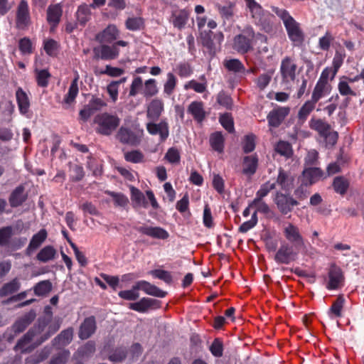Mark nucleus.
<instances>
[{"label": "nucleus", "instance_id": "obj_62", "mask_svg": "<svg viewBox=\"0 0 364 364\" xmlns=\"http://www.w3.org/2000/svg\"><path fill=\"white\" fill-rule=\"evenodd\" d=\"M336 74L337 72H335L332 68L326 67L323 70L318 80L324 83H330V81L334 79Z\"/></svg>", "mask_w": 364, "mask_h": 364}, {"label": "nucleus", "instance_id": "obj_14", "mask_svg": "<svg viewBox=\"0 0 364 364\" xmlns=\"http://www.w3.org/2000/svg\"><path fill=\"white\" fill-rule=\"evenodd\" d=\"M275 203L280 212L284 215L291 212L293 207L298 205L296 200L282 193L277 194Z\"/></svg>", "mask_w": 364, "mask_h": 364}, {"label": "nucleus", "instance_id": "obj_19", "mask_svg": "<svg viewBox=\"0 0 364 364\" xmlns=\"http://www.w3.org/2000/svg\"><path fill=\"white\" fill-rule=\"evenodd\" d=\"M323 172L318 168H306L303 171L302 183L305 186L311 185L321 180Z\"/></svg>", "mask_w": 364, "mask_h": 364}, {"label": "nucleus", "instance_id": "obj_11", "mask_svg": "<svg viewBox=\"0 0 364 364\" xmlns=\"http://www.w3.org/2000/svg\"><path fill=\"white\" fill-rule=\"evenodd\" d=\"M289 112L290 108L288 107H279L274 109L267 115L269 125L273 127H279Z\"/></svg>", "mask_w": 364, "mask_h": 364}, {"label": "nucleus", "instance_id": "obj_34", "mask_svg": "<svg viewBox=\"0 0 364 364\" xmlns=\"http://www.w3.org/2000/svg\"><path fill=\"white\" fill-rule=\"evenodd\" d=\"M317 102L314 101L312 98L310 100L306 101L302 107L300 108L298 117L300 120H306L311 112L316 107Z\"/></svg>", "mask_w": 364, "mask_h": 364}, {"label": "nucleus", "instance_id": "obj_63", "mask_svg": "<svg viewBox=\"0 0 364 364\" xmlns=\"http://www.w3.org/2000/svg\"><path fill=\"white\" fill-rule=\"evenodd\" d=\"M175 71L181 77H187L192 73L191 65L187 63H181L175 68Z\"/></svg>", "mask_w": 364, "mask_h": 364}, {"label": "nucleus", "instance_id": "obj_57", "mask_svg": "<svg viewBox=\"0 0 364 364\" xmlns=\"http://www.w3.org/2000/svg\"><path fill=\"white\" fill-rule=\"evenodd\" d=\"M150 274L155 278L163 280L167 284H170L172 282L171 274L166 270L163 269H154L150 272Z\"/></svg>", "mask_w": 364, "mask_h": 364}, {"label": "nucleus", "instance_id": "obj_46", "mask_svg": "<svg viewBox=\"0 0 364 364\" xmlns=\"http://www.w3.org/2000/svg\"><path fill=\"white\" fill-rule=\"evenodd\" d=\"M275 151L286 158H289L293 154L290 144L284 141H280L277 144Z\"/></svg>", "mask_w": 364, "mask_h": 364}, {"label": "nucleus", "instance_id": "obj_39", "mask_svg": "<svg viewBox=\"0 0 364 364\" xmlns=\"http://www.w3.org/2000/svg\"><path fill=\"white\" fill-rule=\"evenodd\" d=\"M43 49L47 55L51 57L56 56L59 49L58 43L53 39H45L43 41Z\"/></svg>", "mask_w": 364, "mask_h": 364}, {"label": "nucleus", "instance_id": "obj_38", "mask_svg": "<svg viewBox=\"0 0 364 364\" xmlns=\"http://www.w3.org/2000/svg\"><path fill=\"white\" fill-rule=\"evenodd\" d=\"M20 288V282L14 279L9 283L5 284L0 289V296H6L17 291Z\"/></svg>", "mask_w": 364, "mask_h": 364}, {"label": "nucleus", "instance_id": "obj_27", "mask_svg": "<svg viewBox=\"0 0 364 364\" xmlns=\"http://www.w3.org/2000/svg\"><path fill=\"white\" fill-rule=\"evenodd\" d=\"M16 97L20 112L23 114H26L30 107V100L28 95L19 87L16 90Z\"/></svg>", "mask_w": 364, "mask_h": 364}, {"label": "nucleus", "instance_id": "obj_45", "mask_svg": "<svg viewBox=\"0 0 364 364\" xmlns=\"http://www.w3.org/2000/svg\"><path fill=\"white\" fill-rule=\"evenodd\" d=\"M139 291L136 283L131 289L120 291L118 295L124 300L134 301L139 297Z\"/></svg>", "mask_w": 364, "mask_h": 364}, {"label": "nucleus", "instance_id": "obj_2", "mask_svg": "<svg viewBox=\"0 0 364 364\" xmlns=\"http://www.w3.org/2000/svg\"><path fill=\"white\" fill-rule=\"evenodd\" d=\"M273 11L282 20L287 29L289 38L296 44L302 42L304 36L299 24L285 9L273 8Z\"/></svg>", "mask_w": 364, "mask_h": 364}, {"label": "nucleus", "instance_id": "obj_52", "mask_svg": "<svg viewBox=\"0 0 364 364\" xmlns=\"http://www.w3.org/2000/svg\"><path fill=\"white\" fill-rule=\"evenodd\" d=\"M187 19L188 13L185 10H182L173 14V23L175 27L181 28L186 24Z\"/></svg>", "mask_w": 364, "mask_h": 364}, {"label": "nucleus", "instance_id": "obj_41", "mask_svg": "<svg viewBox=\"0 0 364 364\" xmlns=\"http://www.w3.org/2000/svg\"><path fill=\"white\" fill-rule=\"evenodd\" d=\"M210 142L212 148L218 151L222 152L224 148V139L221 133L215 132L210 136Z\"/></svg>", "mask_w": 364, "mask_h": 364}, {"label": "nucleus", "instance_id": "obj_6", "mask_svg": "<svg viewBox=\"0 0 364 364\" xmlns=\"http://www.w3.org/2000/svg\"><path fill=\"white\" fill-rule=\"evenodd\" d=\"M296 70L297 66L292 59L288 57L284 58L280 65L282 82L285 84L294 82L296 76Z\"/></svg>", "mask_w": 364, "mask_h": 364}, {"label": "nucleus", "instance_id": "obj_21", "mask_svg": "<svg viewBox=\"0 0 364 364\" xmlns=\"http://www.w3.org/2000/svg\"><path fill=\"white\" fill-rule=\"evenodd\" d=\"M96 330V322L93 316L86 318L81 324L79 330V337L81 339L90 338Z\"/></svg>", "mask_w": 364, "mask_h": 364}, {"label": "nucleus", "instance_id": "obj_24", "mask_svg": "<svg viewBox=\"0 0 364 364\" xmlns=\"http://www.w3.org/2000/svg\"><path fill=\"white\" fill-rule=\"evenodd\" d=\"M258 165V159L256 156H247L243 159L242 173L247 176H252L257 171Z\"/></svg>", "mask_w": 364, "mask_h": 364}, {"label": "nucleus", "instance_id": "obj_54", "mask_svg": "<svg viewBox=\"0 0 364 364\" xmlns=\"http://www.w3.org/2000/svg\"><path fill=\"white\" fill-rule=\"evenodd\" d=\"M144 21L140 17H131L126 21V28L130 31L139 30L143 27Z\"/></svg>", "mask_w": 364, "mask_h": 364}, {"label": "nucleus", "instance_id": "obj_12", "mask_svg": "<svg viewBox=\"0 0 364 364\" xmlns=\"http://www.w3.org/2000/svg\"><path fill=\"white\" fill-rule=\"evenodd\" d=\"M29 23L30 14L28 5L25 0H21L16 11V26L18 28L23 29L28 26Z\"/></svg>", "mask_w": 364, "mask_h": 364}, {"label": "nucleus", "instance_id": "obj_33", "mask_svg": "<svg viewBox=\"0 0 364 364\" xmlns=\"http://www.w3.org/2000/svg\"><path fill=\"white\" fill-rule=\"evenodd\" d=\"M294 179L286 173L283 170L280 169L277 178V183L281 188L287 191L292 188Z\"/></svg>", "mask_w": 364, "mask_h": 364}, {"label": "nucleus", "instance_id": "obj_49", "mask_svg": "<svg viewBox=\"0 0 364 364\" xmlns=\"http://www.w3.org/2000/svg\"><path fill=\"white\" fill-rule=\"evenodd\" d=\"M225 67L230 71L240 73L245 71V67L237 59L228 60L224 62Z\"/></svg>", "mask_w": 364, "mask_h": 364}, {"label": "nucleus", "instance_id": "obj_40", "mask_svg": "<svg viewBox=\"0 0 364 364\" xmlns=\"http://www.w3.org/2000/svg\"><path fill=\"white\" fill-rule=\"evenodd\" d=\"M202 80L203 82H198L195 80H190L186 83L184 88L185 90L192 89L198 93H203L207 89V83L204 76L202 77Z\"/></svg>", "mask_w": 364, "mask_h": 364}, {"label": "nucleus", "instance_id": "obj_42", "mask_svg": "<svg viewBox=\"0 0 364 364\" xmlns=\"http://www.w3.org/2000/svg\"><path fill=\"white\" fill-rule=\"evenodd\" d=\"M309 126L322 136L326 135L329 129L328 125L321 119H311L309 122Z\"/></svg>", "mask_w": 364, "mask_h": 364}, {"label": "nucleus", "instance_id": "obj_3", "mask_svg": "<svg viewBox=\"0 0 364 364\" xmlns=\"http://www.w3.org/2000/svg\"><path fill=\"white\" fill-rule=\"evenodd\" d=\"M119 122L117 116L108 113L99 114L94 119L96 132L103 135H109L119 126Z\"/></svg>", "mask_w": 364, "mask_h": 364}, {"label": "nucleus", "instance_id": "obj_25", "mask_svg": "<svg viewBox=\"0 0 364 364\" xmlns=\"http://www.w3.org/2000/svg\"><path fill=\"white\" fill-rule=\"evenodd\" d=\"M48 234L45 229H41L36 234H35L26 249V254L31 255V252L39 247L41 244L46 240L47 238Z\"/></svg>", "mask_w": 364, "mask_h": 364}, {"label": "nucleus", "instance_id": "obj_23", "mask_svg": "<svg viewBox=\"0 0 364 364\" xmlns=\"http://www.w3.org/2000/svg\"><path fill=\"white\" fill-rule=\"evenodd\" d=\"M332 87L330 83H324L318 80L312 92L311 98L318 102L320 99L328 95Z\"/></svg>", "mask_w": 364, "mask_h": 364}, {"label": "nucleus", "instance_id": "obj_53", "mask_svg": "<svg viewBox=\"0 0 364 364\" xmlns=\"http://www.w3.org/2000/svg\"><path fill=\"white\" fill-rule=\"evenodd\" d=\"M164 159L170 164H178L181 159L178 149L175 147L168 149Z\"/></svg>", "mask_w": 364, "mask_h": 364}, {"label": "nucleus", "instance_id": "obj_4", "mask_svg": "<svg viewBox=\"0 0 364 364\" xmlns=\"http://www.w3.org/2000/svg\"><path fill=\"white\" fill-rule=\"evenodd\" d=\"M282 234L285 239L295 247L304 244V238L299 228L292 223L286 222L283 223Z\"/></svg>", "mask_w": 364, "mask_h": 364}, {"label": "nucleus", "instance_id": "obj_18", "mask_svg": "<svg viewBox=\"0 0 364 364\" xmlns=\"http://www.w3.org/2000/svg\"><path fill=\"white\" fill-rule=\"evenodd\" d=\"M163 112L164 102L160 99H154L147 105L146 116L151 121L157 120Z\"/></svg>", "mask_w": 364, "mask_h": 364}, {"label": "nucleus", "instance_id": "obj_31", "mask_svg": "<svg viewBox=\"0 0 364 364\" xmlns=\"http://www.w3.org/2000/svg\"><path fill=\"white\" fill-rule=\"evenodd\" d=\"M56 250L53 246L47 245L40 250L36 258L41 262H47L55 258Z\"/></svg>", "mask_w": 364, "mask_h": 364}, {"label": "nucleus", "instance_id": "obj_55", "mask_svg": "<svg viewBox=\"0 0 364 364\" xmlns=\"http://www.w3.org/2000/svg\"><path fill=\"white\" fill-rule=\"evenodd\" d=\"M50 354V350L47 348H45L41 352L29 357L26 360L27 364H37L43 360H44Z\"/></svg>", "mask_w": 364, "mask_h": 364}, {"label": "nucleus", "instance_id": "obj_44", "mask_svg": "<svg viewBox=\"0 0 364 364\" xmlns=\"http://www.w3.org/2000/svg\"><path fill=\"white\" fill-rule=\"evenodd\" d=\"M349 186V183L346 178L342 176L336 177L333 183L335 191L341 195L346 193Z\"/></svg>", "mask_w": 364, "mask_h": 364}, {"label": "nucleus", "instance_id": "obj_47", "mask_svg": "<svg viewBox=\"0 0 364 364\" xmlns=\"http://www.w3.org/2000/svg\"><path fill=\"white\" fill-rule=\"evenodd\" d=\"M177 85V78L172 73L167 74V79L164 85V92L168 95H171Z\"/></svg>", "mask_w": 364, "mask_h": 364}, {"label": "nucleus", "instance_id": "obj_32", "mask_svg": "<svg viewBox=\"0 0 364 364\" xmlns=\"http://www.w3.org/2000/svg\"><path fill=\"white\" fill-rule=\"evenodd\" d=\"M35 314L32 312L25 315L18 319L13 326V330L15 333L22 332L33 320Z\"/></svg>", "mask_w": 364, "mask_h": 364}, {"label": "nucleus", "instance_id": "obj_60", "mask_svg": "<svg viewBox=\"0 0 364 364\" xmlns=\"http://www.w3.org/2000/svg\"><path fill=\"white\" fill-rule=\"evenodd\" d=\"M124 70L119 68L107 65L104 70L98 71L97 73L100 75H107L110 77H119L124 74Z\"/></svg>", "mask_w": 364, "mask_h": 364}, {"label": "nucleus", "instance_id": "obj_10", "mask_svg": "<svg viewBox=\"0 0 364 364\" xmlns=\"http://www.w3.org/2000/svg\"><path fill=\"white\" fill-rule=\"evenodd\" d=\"M294 247V245L289 244L281 245L275 255V261L282 264H289L291 261H293L297 255Z\"/></svg>", "mask_w": 364, "mask_h": 364}, {"label": "nucleus", "instance_id": "obj_36", "mask_svg": "<svg viewBox=\"0 0 364 364\" xmlns=\"http://www.w3.org/2000/svg\"><path fill=\"white\" fill-rule=\"evenodd\" d=\"M73 336V328H68L55 338V345L57 346H64L70 343V342L72 341Z\"/></svg>", "mask_w": 364, "mask_h": 364}, {"label": "nucleus", "instance_id": "obj_30", "mask_svg": "<svg viewBox=\"0 0 364 364\" xmlns=\"http://www.w3.org/2000/svg\"><path fill=\"white\" fill-rule=\"evenodd\" d=\"M78 80H79V75L77 73L75 78L73 79V80L71 82V85L68 90V92L64 98V102L65 104L70 105L71 103H73L75 101L77 95H78V92H79L78 84H77Z\"/></svg>", "mask_w": 364, "mask_h": 364}, {"label": "nucleus", "instance_id": "obj_64", "mask_svg": "<svg viewBox=\"0 0 364 364\" xmlns=\"http://www.w3.org/2000/svg\"><path fill=\"white\" fill-rule=\"evenodd\" d=\"M273 71L262 74L256 80V84L260 90H264L270 82Z\"/></svg>", "mask_w": 364, "mask_h": 364}, {"label": "nucleus", "instance_id": "obj_59", "mask_svg": "<svg viewBox=\"0 0 364 364\" xmlns=\"http://www.w3.org/2000/svg\"><path fill=\"white\" fill-rule=\"evenodd\" d=\"M258 222L257 211H255L252 215L251 219L248 221L244 222L239 228L240 232L245 233L253 228Z\"/></svg>", "mask_w": 364, "mask_h": 364}, {"label": "nucleus", "instance_id": "obj_37", "mask_svg": "<svg viewBox=\"0 0 364 364\" xmlns=\"http://www.w3.org/2000/svg\"><path fill=\"white\" fill-rule=\"evenodd\" d=\"M158 93L156 82L154 79H149L145 81L141 94L145 97H152Z\"/></svg>", "mask_w": 364, "mask_h": 364}, {"label": "nucleus", "instance_id": "obj_61", "mask_svg": "<svg viewBox=\"0 0 364 364\" xmlns=\"http://www.w3.org/2000/svg\"><path fill=\"white\" fill-rule=\"evenodd\" d=\"M255 148V136L249 134L245 136L242 141V149L245 153L252 151Z\"/></svg>", "mask_w": 364, "mask_h": 364}, {"label": "nucleus", "instance_id": "obj_58", "mask_svg": "<svg viewBox=\"0 0 364 364\" xmlns=\"http://www.w3.org/2000/svg\"><path fill=\"white\" fill-rule=\"evenodd\" d=\"M203 223L204 226L208 228H212L214 226V221L211 213V209L208 204H205L204 206Z\"/></svg>", "mask_w": 364, "mask_h": 364}, {"label": "nucleus", "instance_id": "obj_13", "mask_svg": "<svg viewBox=\"0 0 364 364\" xmlns=\"http://www.w3.org/2000/svg\"><path fill=\"white\" fill-rule=\"evenodd\" d=\"M95 55L102 60H113L118 57L119 50L117 45H102L94 48Z\"/></svg>", "mask_w": 364, "mask_h": 364}, {"label": "nucleus", "instance_id": "obj_5", "mask_svg": "<svg viewBox=\"0 0 364 364\" xmlns=\"http://www.w3.org/2000/svg\"><path fill=\"white\" fill-rule=\"evenodd\" d=\"M245 1L255 23L257 25H261L266 32H269V25H264V21L267 19L268 14L264 13L262 6L255 0Z\"/></svg>", "mask_w": 364, "mask_h": 364}, {"label": "nucleus", "instance_id": "obj_26", "mask_svg": "<svg viewBox=\"0 0 364 364\" xmlns=\"http://www.w3.org/2000/svg\"><path fill=\"white\" fill-rule=\"evenodd\" d=\"M346 303V299L343 295H339L333 302L331 308L328 311L330 318H340L342 316V311Z\"/></svg>", "mask_w": 364, "mask_h": 364}, {"label": "nucleus", "instance_id": "obj_51", "mask_svg": "<svg viewBox=\"0 0 364 364\" xmlns=\"http://www.w3.org/2000/svg\"><path fill=\"white\" fill-rule=\"evenodd\" d=\"M36 81L38 85L45 87L48 84V80L50 74L47 70H36Z\"/></svg>", "mask_w": 364, "mask_h": 364}, {"label": "nucleus", "instance_id": "obj_7", "mask_svg": "<svg viewBox=\"0 0 364 364\" xmlns=\"http://www.w3.org/2000/svg\"><path fill=\"white\" fill-rule=\"evenodd\" d=\"M254 38L255 33L252 29H247L242 34L235 38L233 48L239 53H247L252 48V41Z\"/></svg>", "mask_w": 364, "mask_h": 364}, {"label": "nucleus", "instance_id": "obj_29", "mask_svg": "<svg viewBox=\"0 0 364 364\" xmlns=\"http://www.w3.org/2000/svg\"><path fill=\"white\" fill-rule=\"evenodd\" d=\"M188 111L192 114L193 118L200 122L205 117V111L203 104L201 102L195 101L190 104Z\"/></svg>", "mask_w": 364, "mask_h": 364}, {"label": "nucleus", "instance_id": "obj_17", "mask_svg": "<svg viewBox=\"0 0 364 364\" xmlns=\"http://www.w3.org/2000/svg\"><path fill=\"white\" fill-rule=\"evenodd\" d=\"M343 277L340 268L331 267L328 272V289H336L343 285Z\"/></svg>", "mask_w": 364, "mask_h": 364}, {"label": "nucleus", "instance_id": "obj_16", "mask_svg": "<svg viewBox=\"0 0 364 364\" xmlns=\"http://www.w3.org/2000/svg\"><path fill=\"white\" fill-rule=\"evenodd\" d=\"M158 301L151 298L144 297L137 302L129 303V309L139 313H144L150 309L158 307Z\"/></svg>", "mask_w": 364, "mask_h": 364}, {"label": "nucleus", "instance_id": "obj_20", "mask_svg": "<svg viewBox=\"0 0 364 364\" xmlns=\"http://www.w3.org/2000/svg\"><path fill=\"white\" fill-rule=\"evenodd\" d=\"M119 34V31L117 26L110 24L96 36V39L100 43H112L118 38Z\"/></svg>", "mask_w": 364, "mask_h": 364}, {"label": "nucleus", "instance_id": "obj_50", "mask_svg": "<svg viewBox=\"0 0 364 364\" xmlns=\"http://www.w3.org/2000/svg\"><path fill=\"white\" fill-rule=\"evenodd\" d=\"M347 77H343L341 78L338 85V89L341 95H352L355 96V92L350 88L349 86L348 82L346 80Z\"/></svg>", "mask_w": 364, "mask_h": 364}, {"label": "nucleus", "instance_id": "obj_43", "mask_svg": "<svg viewBox=\"0 0 364 364\" xmlns=\"http://www.w3.org/2000/svg\"><path fill=\"white\" fill-rule=\"evenodd\" d=\"M52 289V284L48 280L41 281L37 283L34 287L33 291L37 296H44L49 293Z\"/></svg>", "mask_w": 364, "mask_h": 364}, {"label": "nucleus", "instance_id": "obj_28", "mask_svg": "<svg viewBox=\"0 0 364 364\" xmlns=\"http://www.w3.org/2000/svg\"><path fill=\"white\" fill-rule=\"evenodd\" d=\"M63 9L60 4L50 5L47 11V20L50 23L55 26L58 23L62 16Z\"/></svg>", "mask_w": 364, "mask_h": 364}, {"label": "nucleus", "instance_id": "obj_15", "mask_svg": "<svg viewBox=\"0 0 364 364\" xmlns=\"http://www.w3.org/2000/svg\"><path fill=\"white\" fill-rule=\"evenodd\" d=\"M137 230L141 234L155 239L166 240L169 237V233L161 227L142 225L139 227Z\"/></svg>", "mask_w": 364, "mask_h": 364}, {"label": "nucleus", "instance_id": "obj_22", "mask_svg": "<svg viewBox=\"0 0 364 364\" xmlns=\"http://www.w3.org/2000/svg\"><path fill=\"white\" fill-rule=\"evenodd\" d=\"M136 287L139 290L144 291L146 294L160 298L166 296V293L157 287L150 284L146 281H139L136 282Z\"/></svg>", "mask_w": 364, "mask_h": 364}, {"label": "nucleus", "instance_id": "obj_1", "mask_svg": "<svg viewBox=\"0 0 364 364\" xmlns=\"http://www.w3.org/2000/svg\"><path fill=\"white\" fill-rule=\"evenodd\" d=\"M60 327L58 323L50 324L48 327V331H46V324L45 321L39 322L38 326L34 327L32 330H30L25 336L21 339L15 348L16 350L21 352H27L36 346L40 345L45 340L48 339L51 334L56 332Z\"/></svg>", "mask_w": 364, "mask_h": 364}, {"label": "nucleus", "instance_id": "obj_8", "mask_svg": "<svg viewBox=\"0 0 364 364\" xmlns=\"http://www.w3.org/2000/svg\"><path fill=\"white\" fill-rule=\"evenodd\" d=\"M143 134V129H139L136 130V132L133 133L126 128L121 127L117 133V137L124 144L136 145L140 142Z\"/></svg>", "mask_w": 364, "mask_h": 364}, {"label": "nucleus", "instance_id": "obj_9", "mask_svg": "<svg viewBox=\"0 0 364 364\" xmlns=\"http://www.w3.org/2000/svg\"><path fill=\"white\" fill-rule=\"evenodd\" d=\"M146 129L151 135H159L160 141H166L169 135L168 124L166 120H161L159 123L148 122Z\"/></svg>", "mask_w": 364, "mask_h": 364}, {"label": "nucleus", "instance_id": "obj_56", "mask_svg": "<svg viewBox=\"0 0 364 364\" xmlns=\"http://www.w3.org/2000/svg\"><path fill=\"white\" fill-rule=\"evenodd\" d=\"M143 82L141 77H136L133 79L130 90H129V95L130 96H136L139 93H141L143 90Z\"/></svg>", "mask_w": 364, "mask_h": 364}, {"label": "nucleus", "instance_id": "obj_35", "mask_svg": "<svg viewBox=\"0 0 364 364\" xmlns=\"http://www.w3.org/2000/svg\"><path fill=\"white\" fill-rule=\"evenodd\" d=\"M22 186L17 187L11 193L9 202L12 207L20 205L26 199Z\"/></svg>", "mask_w": 364, "mask_h": 364}, {"label": "nucleus", "instance_id": "obj_48", "mask_svg": "<svg viewBox=\"0 0 364 364\" xmlns=\"http://www.w3.org/2000/svg\"><path fill=\"white\" fill-rule=\"evenodd\" d=\"M131 199L136 205L146 207V202L143 193L134 187L131 188Z\"/></svg>", "mask_w": 364, "mask_h": 364}]
</instances>
